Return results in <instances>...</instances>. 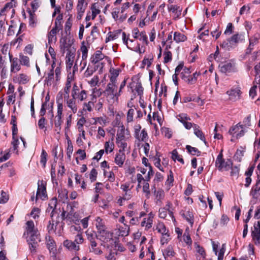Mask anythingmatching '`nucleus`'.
<instances>
[{"label":"nucleus","mask_w":260,"mask_h":260,"mask_svg":"<svg viewBox=\"0 0 260 260\" xmlns=\"http://www.w3.org/2000/svg\"><path fill=\"white\" fill-rule=\"evenodd\" d=\"M26 235L27 242L31 252H36L38 247V242L40 241V233L35 228L33 221L29 220L26 223L25 231L23 236Z\"/></svg>","instance_id":"nucleus-1"},{"label":"nucleus","mask_w":260,"mask_h":260,"mask_svg":"<svg viewBox=\"0 0 260 260\" xmlns=\"http://www.w3.org/2000/svg\"><path fill=\"white\" fill-rule=\"evenodd\" d=\"M117 83L109 82L103 91V94L109 102L117 101L120 96L118 90Z\"/></svg>","instance_id":"nucleus-2"},{"label":"nucleus","mask_w":260,"mask_h":260,"mask_svg":"<svg viewBox=\"0 0 260 260\" xmlns=\"http://www.w3.org/2000/svg\"><path fill=\"white\" fill-rule=\"evenodd\" d=\"M56 102L57 104V114L54 118L55 131L57 134H59L61 129V125L62 123V117L63 112L62 93L58 92L56 98Z\"/></svg>","instance_id":"nucleus-3"},{"label":"nucleus","mask_w":260,"mask_h":260,"mask_svg":"<svg viewBox=\"0 0 260 260\" xmlns=\"http://www.w3.org/2000/svg\"><path fill=\"white\" fill-rule=\"evenodd\" d=\"M223 150H221L219 154L217 155L215 160V166L220 171H228L232 166L233 162L230 159L226 161L223 158Z\"/></svg>","instance_id":"nucleus-4"},{"label":"nucleus","mask_w":260,"mask_h":260,"mask_svg":"<svg viewBox=\"0 0 260 260\" xmlns=\"http://www.w3.org/2000/svg\"><path fill=\"white\" fill-rule=\"evenodd\" d=\"M71 93L78 103L85 101L87 98V92L84 89L81 90L76 84H74Z\"/></svg>","instance_id":"nucleus-5"},{"label":"nucleus","mask_w":260,"mask_h":260,"mask_svg":"<svg viewBox=\"0 0 260 260\" xmlns=\"http://www.w3.org/2000/svg\"><path fill=\"white\" fill-rule=\"evenodd\" d=\"M47 248L53 258H55L57 254V246L55 240L50 236L46 238Z\"/></svg>","instance_id":"nucleus-6"},{"label":"nucleus","mask_w":260,"mask_h":260,"mask_svg":"<svg viewBox=\"0 0 260 260\" xmlns=\"http://www.w3.org/2000/svg\"><path fill=\"white\" fill-rule=\"evenodd\" d=\"M63 98L67 107L71 109L73 113H76L78 110L77 105L78 102L76 99L72 95L71 98H70L69 96H64Z\"/></svg>","instance_id":"nucleus-7"},{"label":"nucleus","mask_w":260,"mask_h":260,"mask_svg":"<svg viewBox=\"0 0 260 260\" xmlns=\"http://www.w3.org/2000/svg\"><path fill=\"white\" fill-rule=\"evenodd\" d=\"M132 36L134 39L142 41L145 44L147 45L148 44L147 36L145 31L140 32L139 29L135 27L132 30Z\"/></svg>","instance_id":"nucleus-8"},{"label":"nucleus","mask_w":260,"mask_h":260,"mask_svg":"<svg viewBox=\"0 0 260 260\" xmlns=\"http://www.w3.org/2000/svg\"><path fill=\"white\" fill-rule=\"evenodd\" d=\"M10 62L11 63L10 71L11 73H16L21 69V63L17 57H14L13 55H10Z\"/></svg>","instance_id":"nucleus-9"},{"label":"nucleus","mask_w":260,"mask_h":260,"mask_svg":"<svg viewBox=\"0 0 260 260\" xmlns=\"http://www.w3.org/2000/svg\"><path fill=\"white\" fill-rule=\"evenodd\" d=\"M96 237L104 242H108L112 240L113 234L106 229L98 232Z\"/></svg>","instance_id":"nucleus-10"},{"label":"nucleus","mask_w":260,"mask_h":260,"mask_svg":"<svg viewBox=\"0 0 260 260\" xmlns=\"http://www.w3.org/2000/svg\"><path fill=\"white\" fill-rule=\"evenodd\" d=\"M219 68L221 72L225 74L235 72L236 71L235 64L232 62L220 63Z\"/></svg>","instance_id":"nucleus-11"},{"label":"nucleus","mask_w":260,"mask_h":260,"mask_svg":"<svg viewBox=\"0 0 260 260\" xmlns=\"http://www.w3.org/2000/svg\"><path fill=\"white\" fill-rule=\"evenodd\" d=\"M229 133L230 135H232L233 137L235 136L237 138H238L243 136L244 133V127L242 125L238 124L231 127Z\"/></svg>","instance_id":"nucleus-12"},{"label":"nucleus","mask_w":260,"mask_h":260,"mask_svg":"<svg viewBox=\"0 0 260 260\" xmlns=\"http://www.w3.org/2000/svg\"><path fill=\"white\" fill-rule=\"evenodd\" d=\"M87 4L85 3V0H78V4L77 6V18L78 20H80L86 10Z\"/></svg>","instance_id":"nucleus-13"},{"label":"nucleus","mask_w":260,"mask_h":260,"mask_svg":"<svg viewBox=\"0 0 260 260\" xmlns=\"http://www.w3.org/2000/svg\"><path fill=\"white\" fill-rule=\"evenodd\" d=\"M177 117L178 120L183 124L186 129H190L193 126L192 123L187 121L188 120H190V118L187 116L186 114H180Z\"/></svg>","instance_id":"nucleus-14"},{"label":"nucleus","mask_w":260,"mask_h":260,"mask_svg":"<svg viewBox=\"0 0 260 260\" xmlns=\"http://www.w3.org/2000/svg\"><path fill=\"white\" fill-rule=\"evenodd\" d=\"M47 196L46 186L42 182L41 184L39 183L38 184L36 197L35 198L36 201L38 200V198L44 200L47 198Z\"/></svg>","instance_id":"nucleus-15"},{"label":"nucleus","mask_w":260,"mask_h":260,"mask_svg":"<svg viewBox=\"0 0 260 260\" xmlns=\"http://www.w3.org/2000/svg\"><path fill=\"white\" fill-rule=\"evenodd\" d=\"M73 43V40H68L67 38H62L60 40V49L63 50V52H64L65 50H67L68 52V50L75 49L74 48H71Z\"/></svg>","instance_id":"nucleus-16"},{"label":"nucleus","mask_w":260,"mask_h":260,"mask_svg":"<svg viewBox=\"0 0 260 260\" xmlns=\"http://www.w3.org/2000/svg\"><path fill=\"white\" fill-rule=\"evenodd\" d=\"M154 217V214L152 212L149 213L148 214V217L144 218L143 220L141 222V226L145 227V230L150 229L152 226Z\"/></svg>","instance_id":"nucleus-17"},{"label":"nucleus","mask_w":260,"mask_h":260,"mask_svg":"<svg viewBox=\"0 0 260 260\" xmlns=\"http://www.w3.org/2000/svg\"><path fill=\"white\" fill-rule=\"evenodd\" d=\"M226 93L230 100L235 101L240 99L241 92L239 88H236L228 90Z\"/></svg>","instance_id":"nucleus-18"},{"label":"nucleus","mask_w":260,"mask_h":260,"mask_svg":"<svg viewBox=\"0 0 260 260\" xmlns=\"http://www.w3.org/2000/svg\"><path fill=\"white\" fill-rule=\"evenodd\" d=\"M29 77L23 73L19 74L13 78L14 82L19 84H25L29 82Z\"/></svg>","instance_id":"nucleus-19"},{"label":"nucleus","mask_w":260,"mask_h":260,"mask_svg":"<svg viewBox=\"0 0 260 260\" xmlns=\"http://www.w3.org/2000/svg\"><path fill=\"white\" fill-rule=\"evenodd\" d=\"M63 245L69 250L76 252L80 249L79 245L76 244L74 241L66 240L63 241Z\"/></svg>","instance_id":"nucleus-20"},{"label":"nucleus","mask_w":260,"mask_h":260,"mask_svg":"<svg viewBox=\"0 0 260 260\" xmlns=\"http://www.w3.org/2000/svg\"><path fill=\"white\" fill-rule=\"evenodd\" d=\"M128 131L125 129L123 125L119 127L117 132L116 141L126 140V135H128Z\"/></svg>","instance_id":"nucleus-21"},{"label":"nucleus","mask_w":260,"mask_h":260,"mask_svg":"<svg viewBox=\"0 0 260 260\" xmlns=\"http://www.w3.org/2000/svg\"><path fill=\"white\" fill-rule=\"evenodd\" d=\"M105 57V55L101 51L98 50L90 57V61L93 64H95L103 60Z\"/></svg>","instance_id":"nucleus-22"},{"label":"nucleus","mask_w":260,"mask_h":260,"mask_svg":"<svg viewBox=\"0 0 260 260\" xmlns=\"http://www.w3.org/2000/svg\"><path fill=\"white\" fill-rule=\"evenodd\" d=\"M125 154L122 150L119 151L115 155L114 162L119 167H122L125 160Z\"/></svg>","instance_id":"nucleus-23"},{"label":"nucleus","mask_w":260,"mask_h":260,"mask_svg":"<svg viewBox=\"0 0 260 260\" xmlns=\"http://www.w3.org/2000/svg\"><path fill=\"white\" fill-rule=\"evenodd\" d=\"M260 180L256 181V184L251 188L250 194L254 199H260Z\"/></svg>","instance_id":"nucleus-24"},{"label":"nucleus","mask_w":260,"mask_h":260,"mask_svg":"<svg viewBox=\"0 0 260 260\" xmlns=\"http://www.w3.org/2000/svg\"><path fill=\"white\" fill-rule=\"evenodd\" d=\"M245 34L240 33L235 34L229 39V42H232V43H234L235 44L242 42L245 40Z\"/></svg>","instance_id":"nucleus-25"},{"label":"nucleus","mask_w":260,"mask_h":260,"mask_svg":"<svg viewBox=\"0 0 260 260\" xmlns=\"http://www.w3.org/2000/svg\"><path fill=\"white\" fill-rule=\"evenodd\" d=\"M122 39L123 43L126 46V47L129 49H133L132 44L134 42V40L129 39V35H126L125 32H122Z\"/></svg>","instance_id":"nucleus-26"},{"label":"nucleus","mask_w":260,"mask_h":260,"mask_svg":"<svg viewBox=\"0 0 260 260\" xmlns=\"http://www.w3.org/2000/svg\"><path fill=\"white\" fill-rule=\"evenodd\" d=\"M254 170V167L251 166L248 168V170L245 172V175L246 176L245 178V183L244 184V186L246 187H248L250 185V184L251 183V176L253 173V171Z\"/></svg>","instance_id":"nucleus-27"},{"label":"nucleus","mask_w":260,"mask_h":260,"mask_svg":"<svg viewBox=\"0 0 260 260\" xmlns=\"http://www.w3.org/2000/svg\"><path fill=\"white\" fill-rule=\"evenodd\" d=\"M120 70L119 69L111 68L110 69V81L109 82L117 83V77L118 76Z\"/></svg>","instance_id":"nucleus-28"},{"label":"nucleus","mask_w":260,"mask_h":260,"mask_svg":"<svg viewBox=\"0 0 260 260\" xmlns=\"http://www.w3.org/2000/svg\"><path fill=\"white\" fill-rule=\"evenodd\" d=\"M251 237L252 240L254 241L255 245H260V230L255 229L251 231Z\"/></svg>","instance_id":"nucleus-29"},{"label":"nucleus","mask_w":260,"mask_h":260,"mask_svg":"<svg viewBox=\"0 0 260 260\" xmlns=\"http://www.w3.org/2000/svg\"><path fill=\"white\" fill-rule=\"evenodd\" d=\"M168 9L169 11L174 13L175 18H179L181 15L182 8H180L179 6L172 5L169 7Z\"/></svg>","instance_id":"nucleus-30"},{"label":"nucleus","mask_w":260,"mask_h":260,"mask_svg":"<svg viewBox=\"0 0 260 260\" xmlns=\"http://www.w3.org/2000/svg\"><path fill=\"white\" fill-rule=\"evenodd\" d=\"M193 129H194V135L200 139L201 140L203 141L205 144L206 143V139L205 138V136L204 135V134L201 131V130L200 129L199 126L196 124H193Z\"/></svg>","instance_id":"nucleus-31"},{"label":"nucleus","mask_w":260,"mask_h":260,"mask_svg":"<svg viewBox=\"0 0 260 260\" xmlns=\"http://www.w3.org/2000/svg\"><path fill=\"white\" fill-rule=\"evenodd\" d=\"M75 49L68 50L65 57L66 62L74 63L75 57Z\"/></svg>","instance_id":"nucleus-32"},{"label":"nucleus","mask_w":260,"mask_h":260,"mask_svg":"<svg viewBox=\"0 0 260 260\" xmlns=\"http://www.w3.org/2000/svg\"><path fill=\"white\" fill-rule=\"evenodd\" d=\"M59 31V30L56 28H52V29L48 34V40L49 43L55 42L56 41L57 38L56 35Z\"/></svg>","instance_id":"nucleus-33"},{"label":"nucleus","mask_w":260,"mask_h":260,"mask_svg":"<svg viewBox=\"0 0 260 260\" xmlns=\"http://www.w3.org/2000/svg\"><path fill=\"white\" fill-rule=\"evenodd\" d=\"M121 32V30L119 29L114 32H109L108 34V37L106 38L105 42L107 43L109 41H112L118 38Z\"/></svg>","instance_id":"nucleus-34"},{"label":"nucleus","mask_w":260,"mask_h":260,"mask_svg":"<svg viewBox=\"0 0 260 260\" xmlns=\"http://www.w3.org/2000/svg\"><path fill=\"white\" fill-rule=\"evenodd\" d=\"M95 221H96L95 225H96V228L98 230L97 233L98 232L101 231L102 230H104L107 229L105 225V222L100 217H98L96 218Z\"/></svg>","instance_id":"nucleus-35"},{"label":"nucleus","mask_w":260,"mask_h":260,"mask_svg":"<svg viewBox=\"0 0 260 260\" xmlns=\"http://www.w3.org/2000/svg\"><path fill=\"white\" fill-rule=\"evenodd\" d=\"M181 215L192 225L194 222L192 212L188 210L181 214Z\"/></svg>","instance_id":"nucleus-36"},{"label":"nucleus","mask_w":260,"mask_h":260,"mask_svg":"<svg viewBox=\"0 0 260 260\" xmlns=\"http://www.w3.org/2000/svg\"><path fill=\"white\" fill-rule=\"evenodd\" d=\"M96 101V98L94 96H93L91 100L88 102L84 103L83 104V109L87 110L89 112L92 110V108L94 106V103Z\"/></svg>","instance_id":"nucleus-37"},{"label":"nucleus","mask_w":260,"mask_h":260,"mask_svg":"<svg viewBox=\"0 0 260 260\" xmlns=\"http://www.w3.org/2000/svg\"><path fill=\"white\" fill-rule=\"evenodd\" d=\"M80 51L82 53V61H87V58L88 56V48L85 45V42L83 41L81 43V46L80 49Z\"/></svg>","instance_id":"nucleus-38"},{"label":"nucleus","mask_w":260,"mask_h":260,"mask_svg":"<svg viewBox=\"0 0 260 260\" xmlns=\"http://www.w3.org/2000/svg\"><path fill=\"white\" fill-rule=\"evenodd\" d=\"M187 40V37L184 34L179 32H175L174 34V40L176 43L184 42Z\"/></svg>","instance_id":"nucleus-39"},{"label":"nucleus","mask_w":260,"mask_h":260,"mask_svg":"<svg viewBox=\"0 0 260 260\" xmlns=\"http://www.w3.org/2000/svg\"><path fill=\"white\" fill-rule=\"evenodd\" d=\"M54 73L53 69H51L45 78V82L47 85H51L54 80Z\"/></svg>","instance_id":"nucleus-40"},{"label":"nucleus","mask_w":260,"mask_h":260,"mask_svg":"<svg viewBox=\"0 0 260 260\" xmlns=\"http://www.w3.org/2000/svg\"><path fill=\"white\" fill-rule=\"evenodd\" d=\"M163 208H165L168 212L169 216L170 218L175 220L174 216L173 215L174 208L173 207L172 204L170 201H168L165 207Z\"/></svg>","instance_id":"nucleus-41"},{"label":"nucleus","mask_w":260,"mask_h":260,"mask_svg":"<svg viewBox=\"0 0 260 260\" xmlns=\"http://www.w3.org/2000/svg\"><path fill=\"white\" fill-rule=\"evenodd\" d=\"M91 19L93 20L96 17V15L99 14L101 10L99 9L97 4L94 3L92 5L91 7Z\"/></svg>","instance_id":"nucleus-42"},{"label":"nucleus","mask_w":260,"mask_h":260,"mask_svg":"<svg viewBox=\"0 0 260 260\" xmlns=\"http://www.w3.org/2000/svg\"><path fill=\"white\" fill-rule=\"evenodd\" d=\"M96 71V67L90 64H88L87 68L84 73V76L86 78L90 77Z\"/></svg>","instance_id":"nucleus-43"},{"label":"nucleus","mask_w":260,"mask_h":260,"mask_svg":"<svg viewBox=\"0 0 260 260\" xmlns=\"http://www.w3.org/2000/svg\"><path fill=\"white\" fill-rule=\"evenodd\" d=\"M114 148V144L112 141V140L110 141H107L105 143V150L106 153L108 154L109 153L112 152Z\"/></svg>","instance_id":"nucleus-44"},{"label":"nucleus","mask_w":260,"mask_h":260,"mask_svg":"<svg viewBox=\"0 0 260 260\" xmlns=\"http://www.w3.org/2000/svg\"><path fill=\"white\" fill-rule=\"evenodd\" d=\"M129 227L124 224L123 226H120L119 228V236H121L122 237H125L128 235L129 233Z\"/></svg>","instance_id":"nucleus-45"},{"label":"nucleus","mask_w":260,"mask_h":260,"mask_svg":"<svg viewBox=\"0 0 260 260\" xmlns=\"http://www.w3.org/2000/svg\"><path fill=\"white\" fill-rule=\"evenodd\" d=\"M62 17L63 16L62 14H59L57 16L56 18L55 19L54 26L53 28H56L59 30L61 29Z\"/></svg>","instance_id":"nucleus-46"},{"label":"nucleus","mask_w":260,"mask_h":260,"mask_svg":"<svg viewBox=\"0 0 260 260\" xmlns=\"http://www.w3.org/2000/svg\"><path fill=\"white\" fill-rule=\"evenodd\" d=\"M91 248L90 251L93 252L95 254H101L102 253V251L97 246V243L95 241H92L90 243Z\"/></svg>","instance_id":"nucleus-47"},{"label":"nucleus","mask_w":260,"mask_h":260,"mask_svg":"<svg viewBox=\"0 0 260 260\" xmlns=\"http://www.w3.org/2000/svg\"><path fill=\"white\" fill-rule=\"evenodd\" d=\"M147 136L148 135L147 131L145 130V129H143L139 134H136V136L135 137L139 141H145Z\"/></svg>","instance_id":"nucleus-48"},{"label":"nucleus","mask_w":260,"mask_h":260,"mask_svg":"<svg viewBox=\"0 0 260 260\" xmlns=\"http://www.w3.org/2000/svg\"><path fill=\"white\" fill-rule=\"evenodd\" d=\"M143 192L145 193L146 197L149 199L150 196V190L149 188V184L147 182L144 181L143 183Z\"/></svg>","instance_id":"nucleus-49"},{"label":"nucleus","mask_w":260,"mask_h":260,"mask_svg":"<svg viewBox=\"0 0 260 260\" xmlns=\"http://www.w3.org/2000/svg\"><path fill=\"white\" fill-rule=\"evenodd\" d=\"M186 149L188 152L191 155H197L198 156L200 155L201 152L196 147H193L190 145H186Z\"/></svg>","instance_id":"nucleus-50"},{"label":"nucleus","mask_w":260,"mask_h":260,"mask_svg":"<svg viewBox=\"0 0 260 260\" xmlns=\"http://www.w3.org/2000/svg\"><path fill=\"white\" fill-rule=\"evenodd\" d=\"M0 53L2 54V55L5 56V57L6 56V55L7 54L9 55V57H10V55H12L10 52L9 46L8 44H4V45H3L2 46V48H1V49L0 51Z\"/></svg>","instance_id":"nucleus-51"},{"label":"nucleus","mask_w":260,"mask_h":260,"mask_svg":"<svg viewBox=\"0 0 260 260\" xmlns=\"http://www.w3.org/2000/svg\"><path fill=\"white\" fill-rule=\"evenodd\" d=\"M156 230L158 233H161V234L168 232L165 225L162 222H158L157 223L156 226Z\"/></svg>","instance_id":"nucleus-52"},{"label":"nucleus","mask_w":260,"mask_h":260,"mask_svg":"<svg viewBox=\"0 0 260 260\" xmlns=\"http://www.w3.org/2000/svg\"><path fill=\"white\" fill-rule=\"evenodd\" d=\"M126 140H122L119 141H116V143L118 147L120 148L119 151L122 150L124 152L126 150L127 148V144L126 142Z\"/></svg>","instance_id":"nucleus-53"},{"label":"nucleus","mask_w":260,"mask_h":260,"mask_svg":"<svg viewBox=\"0 0 260 260\" xmlns=\"http://www.w3.org/2000/svg\"><path fill=\"white\" fill-rule=\"evenodd\" d=\"M19 61L21 64L26 67L29 66V58L26 56L23 55H19Z\"/></svg>","instance_id":"nucleus-54"},{"label":"nucleus","mask_w":260,"mask_h":260,"mask_svg":"<svg viewBox=\"0 0 260 260\" xmlns=\"http://www.w3.org/2000/svg\"><path fill=\"white\" fill-rule=\"evenodd\" d=\"M163 255L166 259L167 256H173L174 255V252L173 250L172 247L169 246L163 252Z\"/></svg>","instance_id":"nucleus-55"},{"label":"nucleus","mask_w":260,"mask_h":260,"mask_svg":"<svg viewBox=\"0 0 260 260\" xmlns=\"http://www.w3.org/2000/svg\"><path fill=\"white\" fill-rule=\"evenodd\" d=\"M73 151V146L70 140H68V147L67 149V155L69 160L71 159V155Z\"/></svg>","instance_id":"nucleus-56"},{"label":"nucleus","mask_w":260,"mask_h":260,"mask_svg":"<svg viewBox=\"0 0 260 260\" xmlns=\"http://www.w3.org/2000/svg\"><path fill=\"white\" fill-rule=\"evenodd\" d=\"M86 121L85 118L83 117L78 120L77 124L78 131H82L84 130L83 125L85 123Z\"/></svg>","instance_id":"nucleus-57"},{"label":"nucleus","mask_w":260,"mask_h":260,"mask_svg":"<svg viewBox=\"0 0 260 260\" xmlns=\"http://www.w3.org/2000/svg\"><path fill=\"white\" fill-rule=\"evenodd\" d=\"M135 113V110L133 108H130L126 115V121L128 123L131 122L133 121V116Z\"/></svg>","instance_id":"nucleus-58"},{"label":"nucleus","mask_w":260,"mask_h":260,"mask_svg":"<svg viewBox=\"0 0 260 260\" xmlns=\"http://www.w3.org/2000/svg\"><path fill=\"white\" fill-rule=\"evenodd\" d=\"M117 252L116 249L111 250L108 255L106 256L107 260H115L116 259V255Z\"/></svg>","instance_id":"nucleus-59"},{"label":"nucleus","mask_w":260,"mask_h":260,"mask_svg":"<svg viewBox=\"0 0 260 260\" xmlns=\"http://www.w3.org/2000/svg\"><path fill=\"white\" fill-rule=\"evenodd\" d=\"M230 169H231V176L236 178H237L239 176L240 170L239 168L237 166H235L234 167H231Z\"/></svg>","instance_id":"nucleus-60"},{"label":"nucleus","mask_w":260,"mask_h":260,"mask_svg":"<svg viewBox=\"0 0 260 260\" xmlns=\"http://www.w3.org/2000/svg\"><path fill=\"white\" fill-rule=\"evenodd\" d=\"M70 208V210L67 214V217H68L69 220L71 222V221L74 220V219H73V216H75V215H76V212H74L73 206H68V208Z\"/></svg>","instance_id":"nucleus-61"},{"label":"nucleus","mask_w":260,"mask_h":260,"mask_svg":"<svg viewBox=\"0 0 260 260\" xmlns=\"http://www.w3.org/2000/svg\"><path fill=\"white\" fill-rule=\"evenodd\" d=\"M182 79L185 82L189 84H193L196 83V79L192 78L191 75L183 76Z\"/></svg>","instance_id":"nucleus-62"},{"label":"nucleus","mask_w":260,"mask_h":260,"mask_svg":"<svg viewBox=\"0 0 260 260\" xmlns=\"http://www.w3.org/2000/svg\"><path fill=\"white\" fill-rule=\"evenodd\" d=\"M47 153L44 150H43L41 155L40 162L42 164L43 167H45L46 165L47 161Z\"/></svg>","instance_id":"nucleus-63"},{"label":"nucleus","mask_w":260,"mask_h":260,"mask_svg":"<svg viewBox=\"0 0 260 260\" xmlns=\"http://www.w3.org/2000/svg\"><path fill=\"white\" fill-rule=\"evenodd\" d=\"M9 200V196L8 194L4 191H2L1 197L0 198V204H5L8 202Z\"/></svg>","instance_id":"nucleus-64"}]
</instances>
